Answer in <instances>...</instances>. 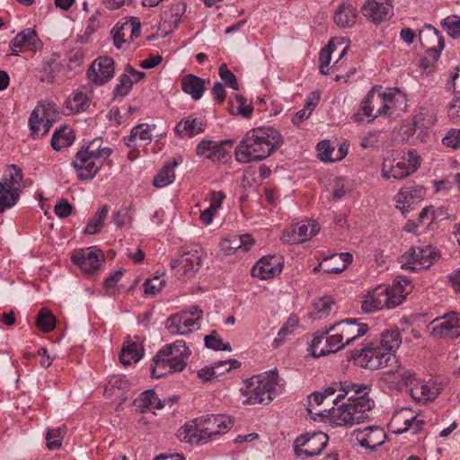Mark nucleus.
I'll use <instances>...</instances> for the list:
<instances>
[{
  "instance_id": "f8f14e48",
  "label": "nucleus",
  "mask_w": 460,
  "mask_h": 460,
  "mask_svg": "<svg viewBox=\"0 0 460 460\" xmlns=\"http://www.w3.org/2000/svg\"><path fill=\"white\" fill-rule=\"evenodd\" d=\"M328 437L323 432H314L300 436L295 440L294 450L297 457H312L318 456L325 448Z\"/></svg>"
},
{
  "instance_id": "37998d69",
  "label": "nucleus",
  "mask_w": 460,
  "mask_h": 460,
  "mask_svg": "<svg viewBox=\"0 0 460 460\" xmlns=\"http://www.w3.org/2000/svg\"><path fill=\"white\" fill-rule=\"evenodd\" d=\"M135 405L141 412L160 410L164 407L161 399L158 398L154 390L143 392L139 397L135 400Z\"/></svg>"
},
{
  "instance_id": "2f4dec72",
  "label": "nucleus",
  "mask_w": 460,
  "mask_h": 460,
  "mask_svg": "<svg viewBox=\"0 0 460 460\" xmlns=\"http://www.w3.org/2000/svg\"><path fill=\"white\" fill-rule=\"evenodd\" d=\"M177 437L180 440L190 444L199 445L208 443V437H205L203 433L199 418L181 427L177 431Z\"/></svg>"
},
{
  "instance_id": "4468645a",
  "label": "nucleus",
  "mask_w": 460,
  "mask_h": 460,
  "mask_svg": "<svg viewBox=\"0 0 460 460\" xmlns=\"http://www.w3.org/2000/svg\"><path fill=\"white\" fill-rule=\"evenodd\" d=\"M424 421L410 408H402L395 411L388 424L390 431L402 434L408 430L417 433L422 429Z\"/></svg>"
},
{
  "instance_id": "393cba45",
  "label": "nucleus",
  "mask_w": 460,
  "mask_h": 460,
  "mask_svg": "<svg viewBox=\"0 0 460 460\" xmlns=\"http://www.w3.org/2000/svg\"><path fill=\"white\" fill-rule=\"evenodd\" d=\"M281 259L277 256H264L252 269V275L261 279H273L282 270Z\"/></svg>"
},
{
  "instance_id": "a19ab883",
  "label": "nucleus",
  "mask_w": 460,
  "mask_h": 460,
  "mask_svg": "<svg viewBox=\"0 0 460 460\" xmlns=\"http://www.w3.org/2000/svg\"><path fill=\"white\" fill-rule=\"evenodd\" d=\"M181 84L182 91L190 94L193 100L197 101L202 97L205 82L201 78L194 75H188L181 78Z\"/></svg>"
},
{
  "instance_id": "c85d7f7f",
  "label": "nucleus",
  "mask_w": 460,
  "mask_h": 460,
  "mask_svg": "<svg viewBox=\"0 0 460 460\" xmlns=\"http://www.w3.org/2000/svg\"><path fill=\"white\" fill-rule=\"evenodd\" d=\"M368 329L367 324L358 323L354 319H346L336 323V330L341 332L346 346L350 345L354 341L364 336Z\"/></svg>"
},
{
  "instance_id": "c9c22d12",
  "label": "nucleus",
  "mask_w": 460,
  "mask_h": 460,
  "mask_svg": "<svg viewBox=\"0 0 460 460\" xmlns=\"http://www.w3.org/2000/svg\"><path fill=\"white\" fill-rule=\"evenodd\" d=\"M168 353H172L169 350V347H163L154 357L153 364L151 365V376L154 378H159L176 372L173 368H171V362L168 358Z\"/></svg>"
},
{
  "instance_id": "6e6552de",
  "label": "nucleus",
  "mask_w": 460,
  "mask_h": 460,
  "mask_svg": "<svg viewBox=\"0 0 460 460\" xmlns=\"http://www.w3.org/2000/svg\"><path fill=\"white\" fill-rule=\"evenodd\" d=\"M407 161H396L393 157H385L381 166V176L383 179L388 180H403L413 174L420 164V157L416 151L411 149L407 153Z\"/></svg>"
},
{
  "instance_id": "72a5a7b5",
  "label": "nucleus",
  "mask_w": 460,
  "mask_h": 460,
  "mask_svg": "<svg viewBox=\"0 0 460 460\" xmlns=\"http://www.w3.org/2000/svg\"><path fill=\"white\" fill-rule=\"evenodd\" d=\"M425 195V189L420 185L403 186L395 197L396 208L402 213L409 212L410 204L416 199H420Z\"/></svg>"
},
{
  "instance_id": "e433bc0d",
  "label": "nucleus",
  "mask_w": 460,
  "mask_h": 460,
  "mask_svg": "<svg viewBox=\"0 0 460 460\" xmlns=\"http://www.w3.org/2000/svg\"><path fill=\"white\" fill-rule=\"evenodd\" d=\"M144 355V348L138 341H133L128 338L123 344L119 354L120 362L124 366H129L138 362Z\"/></svg>"
},
{
  "instance_id": "052dcab7",
  "label": "nucleus",
  "mask_w": 460,
  "mask_h": 460,
  "mask_svg": "<svg viewBox=\"0 0 460 460\" xmlns=\"http://www.w3.org/2000/svg\"><path fill=\"white\" fill-rule=\"evenodd\" d=\"M397 95L401 96L400 92L396 89L382 91V97H384V105L382 107L385 109L386 116H392L394 114Z\"/></svg>"
},
{
  "instance_id": "864d4df0",
  "label": "nucleus",
  "mask_w": 460,
  "mask_h": 460,
  "mask_svg": "<svg viewBox=\"0 0 460 460\" xmlns=\"http://www.w3.org/2000/svg\"><path fill=\"white\" fill-rule=\"evenodd\" d=\"M89 98L82 91H75L66 101V107L73 112L84 111L88 105Z\"/></svg>"
},
{
  "instance_id": "b1692460",
  "label": "nucleus",
  "mask_w": 460,
  "mask_h": 460,
  "mask_svg": "<svg viewBox=\"0 0 460 460\" xmlns=\"http://www.w3.org/2000/svg\"><path fill=\"white\" fill-rule=\"evenodd\" d=\"M388 299V309L394 308L405 300L406 296L411 291V281L404 277L397 276L392 286L385 288Z\"/></svg>"
},
{
  "instance_id": "dca6fc26",
  "label": "nucleus",
  "mask_w": 460,
  "mask_h": 460,
  "mask_svg": "<svg viewBox=\"0 0 460 460\" xmlns=\"http://www.w3.org/2000/svg\"><path fill=\"white\" fill-rule=\"evenodd\" d=\"M115 74V63L108 56L99 57L87 70L88 79L96 85H102L111 80Z\"/></svg>"
},
{
  "instance_id": "338daca9",
  "label": "nucleus",
  "mask_w": 460,
  "mask_h": 460,
  "mask_svg": "<svg viewBox=\"0 0 460 460\" xmlns=\"http://www.w3.org/2000/svg\"><path fill=\"white\" fill-rule=\"evenodd\" d=\"M317 150L322 161L333 162L334 156L332 155V153L334 152V147L332 146L329 140L321 141L317 145Z\"/></svg>"
},
{
  "instance_id": "473e14b6",
  "label": "nucleus",
  "mask_w": 460,
  "mask_h": 460,
  "mask_svg": "<svg viewBox=\"0 0 460 460\" xmlns=\"http://www.w3.org/2000/svg\"><path fill=\"white\" fill-rule=\"evenodd\" d=\"M164 347H169V350L172 352L168 353L171 368H173L176 372L182 371L187 366V359L190 355V351L186 346L185 341L179 340Z\"/></svg>"
},
{
  "instance_id": "a18cd8bd",
  "label": "nucleus",
  "mask_w": 460,
  "mask_h": 460,
  "mask_svg": "<svg viewBox=\"0 0 460 460\" xmlns=\"http://www.w3.org/2000/svg\"><path fill=\"white\" fill-rule=\"evenodd\" d=\"M401 344L402 336L400 331L395 328L383 332L378 345L383 348L385 352L394 354Z\"/></svg>"
},
{
  "instance_id": "8fccbe9b",
  "label": "nucleus",
  "mask_w": 460,
  "mask_h": 460,
  "mask_svg": "<svg viewBox=\"0 0 460 460\" xmlns=\"http://www.w3.org/2000/svg\"><path fill=\"white\" fill-rule=\"evenodd\" d=\"M102 17V12L97 10L88 18L84 34L78 36V42L84 44L89 40L90 37L101 28Z\"/></svg>"
},
{
  "instance_id": "aec40b11",
  "label": "nucleus",
  "mask_w": 460,
  "mask_h": 460,
  "mask_svg": "<svg viewBox=\"0 0 460 460\" xmlns=\"http://www.w3.org/2000/svg\"><path fill=\"white\" fill-rule=\"evenodd\" d=\"M71 260L83 272L92 274L99 269L101 261L104 259L101 251L96 252L92 248H86L75 251Z\"/></svg>"
},
{
  "instance_id": "4d7b16f0",
  "label": "nucleus",
  "mask_w": 460,
  "mask_h": 460,
  "mask_svg": "<svg viewBox=\"0 0 460 460\" xmlns=\"http://www.w3.org/2000/svg\"><path fill=\"white\" fill-rule=\"evenodd\" d=\"M19 194L12 192L0 181V213L13 207L18 200Z\"/></svg>"
},
{
  "instance_id": "a211bd4d",
  "label": "nucleus",
  "mask_w": 460,
  "mask_h": 460,
  "mask_svg": "<svg viewBox=\"0 0 460 460\" xmlns=\"http://www.w3.org/2000/svg\"><path fill=\"white\" fill-rule=\"evenodd\" d=\"M320 230L319 225L314 220H308L300 224L292 225L286 229L281 236V241L286 243H298L311 239Z\"/></svg>"
},
{
  "instance_id": "3c124183",
  "label": "nucleus",
  "mask_w": 460,
  "mask_h": 460,
  "mask_svg": "<svg viewBox=\"0 0 460 460\" xmlns=\"http://www.w3.org/2000/svg\"><path fill=\"white\" fill-rule=\"evenodd\" d=\"M436 115L433 111L420 109L413 118V126L415 129H429L436 122Z\"/></svg>"
},
{
  "instance_id": "4be33fe9",
  "label": "nucleus",
  "mask_w": 460,
  "mask_h": 460,
  "mask_svg": "<svg viewBox=\"0 0 460 460\" xmlns=\"http://www.w3.org/2000/svg\"><path fill=\"white\" fill-rule=\"evenodd\" d=\"M202 429L205 437H208V442L213 436L219 435L230 429L233 426V420L226 415H210L199 417Z\"/></svg>"
},
{
  "instance_id": "c03bdc74",
  "label": "nucleus",
  "mask_w": 460,
  "mask_h": 460,
  "mask_svg": "<svg viewBox=\"0 0 460 460\" xmlns=\"http://www.w3.org/2000/svg\"><path fill=\"white\" fill-rule=\"evenodd\" d=\"M139 139L144 145H147L152 140V127L147 123H141L131 129L129 136L125 137L124 140L128 146H132L133 142Z\"/></svg>"
},
{
  "instance_id": "de8ad7c7",
  "label": "nucleus",
  "mask_w": 460,
  "mask_h": 460,
  "mask_svg": "<svg viewBox=\"0 0 460 460\" xmlns=\"http://www.w3.org/2000/svg\"><path fill=\"white\" fill-rule=\"evenodd\" d=\"M176 164L177 163L175 161L172 163H166L154 178L153 185L155 188H164L171 184L175 179L173 168Z\"/></svg>"
},
{
  "instance_id": "a878e982",
  "label": "nucleus",
  "mask_w": 460,
  "mask_h": 460,
  "mask_svg": "<svg viewBox=\"0 0 460 460\" xmlns=\"http://www.w3.org/2000/svg\"><path fill=\"white\" fill-rule=\"evenodd\" d=\"M431 334L437 338L455 339L460 335V314L451 313L445 316L444 321L438 323Z\"/></svg>"
},
{
  "instance_id": "774afa93",
  "label": "nucleus",
  "mask_w": 460,
  "mask_h": 460,
  "mask_svg": "<svg viewBox=\"0 0 460 460\" xmlns=\"http://www.w3.org/2000/svg\"><path fill=\"white\" fill-rule=\"evenodd\" d=\"M219 75L226 84L234 90H238L239 85L235 75L227 68L226 64L219 66Z\"/></svg>"
},
{
  "instance_id": "69168bd1",
  "label": "nucleus",
  "mask_w": 460,
  "mask_h": 460,
  "mask_svg": "<svg viewBox=\"0 0 460 460\" xmlns=\"http://www.w3.org/2000/svg\"><path fill=\"white\" fill-rule=\"evenodd\" d=\"M61 68H62L61 64H59L56 60L48 62L43 66L45 75H42L41 81L46 82V83L54 82L55 78H56V73L58 72Z\"/></svg>"
},
{
  "instance_id": "f704fd0d",
  "label": "nucleus",
  "mask_w": 460,
  "mask_h": 460,
  "mask_svg": "<svg viewBox=\"0 0 460 460\" xmlns=\"http://www.w3.org/2000/svg\"><path fill=\"white\" fill-rule=\"evenodd\" d=\"M185 12V5L182 3L173 4L164 9L161 13L160 27L164 26L166 32L172 31L177 28L182 14Z\"/></svg>"
},
{
  "instance_id": "bf43d9fd",
  "label": "nucleus",
  "mask_w": 460,
  "mask_h": 460,
  "mask_svg": "<svg viewBox=\"0 0 460 460\" xmlns=\"http://www.w3.org/2000/svg\"><path fill=\"white\" fill-rule=\"evenodd\" d=\"M326 341V336L323 335L314 338L311 351L314 358L323 357L332 353L329 345L325 342Z\"/></svg>"
},
{
  "instance_id": "09e8293b",
  "label": "nucleus",
  "mask_w": 460,
  "mask_h": 460,
  "mask_svg": "<svg viewBox=\"0 0 460 460\" xmlns=\"http://www.w3.org/2000/svg\"><path fill=\"white\" fill-rule=\"evenodd\" d=\"M3 184L12 190V192H15L20 195L21 190L23 186L22 170L15 164L10 165L8 175Z\"/></svg>"
},
{
  "instance_id": "e2e57ef3",
  "label": "nucleus",
  "mask_w": 460,
  "mask_h": 460,
  "mask_svg": "<svg viewBox=\"0 0 460 460\" xmlns=\"http://www.w3.org/2000/svg\"><path fill=\"white\" fill-rule=\"evenodd\" d=\"M165 281L158 276L147 279L144 283V292L146 295H156L162 290Z\"/></svg>"
},
{
  "instance_id": "49530a36",
  "label": "nucleus",
  "mask_w": 460,
  "mask_h": 460,
  "mask_svg": "<svg viewBox=\"0 0 460 460\" xmlns=\"http://www.w3.org/2000/svg\"><path fill=\"white\" fill-rule=\"evenodd\" d=\"M108 212V206H102L90 219L84 233L85 234H96L100 233L107 218Z\"/></svg>"
},
{
  "instance_id": "5701e85b",
  "label": "nucleus",
  "mask_w": 460,
  "mask_h": 460,
  "mask_svg": "<svg viewBox=\"0 0 460 460\" xmlns=\"http://www.w3.org/2000/svg\"><path fill=\"white\" fill-rule=\"evenodd\" d=\"M370 388L362 384H355L350 381H343L341 385V393L338 394L337 397L332 400L336 403L341 399L348 397L346 403L357 404L361 402V398L367 400L371 403V409L374 406V402L369 398Z\"/></svg>"
},
{
  "instance_id": "39448f33",
  "label": "nucleus",
  "mask_w": 460,
  "mask_h": 460,
  "mask_svg": "<svg viewBox=\"0 0 460 460\" xmlns=\"http://www.w3.org/2000/svg\"><path fill=\"white\" fill-rule=\"evenodd\" d=\"M279 382L277 371H270L259 376H252L246 382L243 394L245 404H268L273 400V394Z\"/></svg>"
},
{
  "instance_id": "ea45409f",
  "label": "nucleus",
  "mask_w": 460,
  "mask_h": 460,
  "mask_svg": "<svg viewBox=\"0 0 460 460\" xmlns=\"http://www.w3.org/2000/svg\"><path fill=\"white\" fill-rule=\"evenodd\" d=\"M75 139L73 129L67 125H62L56 129L51 138V147L55 151H60L73 144Z\"/></svg>"
},
{
  "instance_id": "f257e3e1",
  "label": "nucleus",
  "mask_w": 460,
  "mask_h": 460,
  "mask_svg": "<svg viewBox=\"0 0 460 460\" xmlns=\"http://www.w3.org/2000/svg\"><path fill=\"white\" fill-rule=\"evenodd\" d=\"M283 143L278 130L271 127L249 130L235 148L236 160L243 164L269 157Z\"/></svg>"
},
{
  "instance_id": "2eb2a0df",
  "label": "nucleus",
  "mask_w": 460,
  "mask_h": 460,
  "mask_svg": "<svg viewBox=\"0 0 460 460\" xmlns=\"http://www.w3.org/2000/svg\"><path fill=\"white\" fill-rule=\"evenodd\" d=\"M56 114L44 105H37L29 118L31 136L33 138L45 136L49 133L55 121Z\"/></svg>"
},
{
  "instance_id": "ddd939ff",
  "label": "nucleus",
  "mask_w": 460,
  "mask_h": 460,
  "mask_svg": "<svg viewBox=\"0 0 460 460\" xmlns=\"http://www.w3.org/2000/svg\"><path fill=\"white\" fill-rule=\"evenodd\" d=\"M383 105L384 97H382V86L376 85L367 93L361 102L363 115L355 113L352 116V119L355 122H361L363 116H366L370 118L368 121L371 122L379 116H386L385 111L382 107Z\"/></svg>"
},
{
  "instance_id": "7c9ffc66",
  "label": "nucleus",
  "mask_w": 460,
  "mask_h": 460,
  "mask_svg": "<svg viewBox=\"0 0 460 460\" xmlns=\"http://www.w3.org/2000/svg\"><path fill=\"white\" fill-rule=\"evenodd\" d=\"M241 363L236 359L222 360L215 362L211 366H206L198 371V377L203 382L218 378L232 368H238Z\"/></svg>"
},
{
  "instance_id": "f3484780",
  "label": "nucleus",
  "mask_w": 460,
  "mask_h": 460,
  "mask_svg": "<svg viewBox=\"0 0 460 460\" xmlns=\"http://www.w3.org/2000/svg\"><path fill=\"white\" fill-rule=\"evenodd\" d=\"M202 258L199 252L198 251H191L172 260L171 268L172 270H176L175 275L178 278L189 279L199 270Z\"/></svg>"
},
{
  "instance_id": "680f3d73",
  "label": "nucleus",
  "mask_w": 460,
  "mask_h": 460,
  "mask_svg": "<svg viewBox=\"0 0 460 460\" xmlns=\"http://www.w3.org/2000/svg\"><path fill=\"white\" fill-rule=\"evenodd\" d=\"M334 304V301L330 296H323L315 301L314 306L315 310V314L317 316L315 318H323L327 316L330 314L332 305Z\"/></svg>"
},
{
  "instance_id": "412c9836",
  "label": "nucleus",
  "mask_w": 460,
  "mask_h": 460,
  "mask_svg": "<svg viewBox=\"0 0 460 460\" xmlns=\"http://www.w3.org/2000/svg\"><path fill=\"white\" fill-rule=\"evenodd\" d=\"M356 440L361 447L370 450L376 449L384 444L386 434L380 426H369L364 429H356L353 433Z\"/></svg>"
},
{
  "instance_id": "c756f323",
  "label": "nucleus",
  "mask_w": 460,
  "mask_h": 460,
  "mask_svg": "<svg viewBox=\"0 0 460 460\" xmlns=\"http://www.w3.org/2000/svg\"><path fill=\"white\" fill-rule=\"evenodd\" d=\"M385 288L378 287L367 292L361 301V310L364 313L370 314L384 308L388 309L387 294Z\"/></svg>"
},
{
  "instance_id": "0eeeda50",
  "label": "nucleus",
  "mask_w": 460,
  "mask_h": 460,
  "mask_svg": "<svg viewBox=\"0 0 460 460\" xmlns=\"http://www.w3.org/2000/svg\"><path fill=\"white\" fill-rule=\"evenodd\" d=\"M203 312L199 306L172 314L165 322V329L171 335H187L200 327Z\"/></svg>"
},
{
  "instance_id": "20e7f679",
  "label": "nucleus",
  "mask_w": 460,
  "mask_h": 460,
  "mask_svg": "<svg viewBox=\"0 0 460 460\" xmlns=\"http://www.w3.org/2000/svg\"><path fill=\"white\" fill-rule=\"evenodd\" d=\"M395 379L402 381L408 387L411 397L417 402H427L435 400L442 392L443 385L436 381H424L415 377L414 374L403 367L397 366Z\"/></svg>"
},
{
  "instance_id": "9d476101",
  "label": "nucleus",
  "mask_w": 460,
  "mask_h": 460,
  "mask_svg": "<svg viewBox=\"0 0 460 460\" xmlns=\"http://www.w3.org/2000/svg\"><path fill=\"white\" fill-rule=\"evenodd\" d=\"M141 22L137 17H126L119 20L112 28L111 34L114 46L118 49H126L140 36Z\"/></svg>"
},
{
  "instance_id": "5fc2aeb1",
  "label": "nucleus",
  "mask_w": 460,
  "mask_h": 460,
  "mask_svg": "<svg viewBox=\"0 0 460 460\" xmlns=\"http://www.w3.org/2000/svg\"><path fill=\"white\" fill-rule=\"evenodd\" d=\"M332 332L330 335L326 336L327 344L329 345V349L332 353H335L342 349L346 347L345 342H343V339L339 331L336 330V324L330 327V329L326 330L325 334Z\"/></svg>"
},
{
  "instance_id": "423d86ee",
  "label": "nucleus",
  "mask_w": 460,
  "mask_h": 460,
  "mask_svg": "<svg viewBox=\"0 0 460 460\" xmlns=\"http://www.w3.org/2000/svg\"><path fill=\"white\" fill-rule=\"evenodd\" d=\"M360 400L361 402L357 404L345 402L337 408L324 409L323 411L327 412L326 416L333 425L358 424L368 419V412L371 411V403L364 398Z\"/></svg>"
},
{
  "instance_id": "bb28decb",
  "label": "nucleus",
  "mask_w": 460,
  "mask_h": 460,
  "mask_svg": "<svg viewBox=\"0 0 460 460\" xmlns=\"http://www.w3.org/2000/svg\"><path fill=\"white\" fill-rule=\"evenodd\" d=\"M145 73L140 72L128 65L124 73L119 76L118 84L113 90V97H125L132 89V86L141 81Z\"/></svg>"
},
{
  "instance_id": "1a4fd4ad",
  "label": "nucleus",
  "mask_w": 460,
  "mask_h": 460,
  "mask_svg": "<svg viewBox=\"0 0 460 460\" xmlns=\"http://www.w3.org/2000/svg\"><path fill=\"white\" fill-rule=\"evenodd\" d=\"M420 42L426 49L425 55L420 59V66L428 70L434 66L444 49V40L438 31L431 26L421 31L419 35Z\"/></svg>"
},
{
  "instance_id": "9b49d317",
  "label": "nucleus",
  "mask_w": 460,
  "mask_h": 460,
  "mask_svg": "<svg viewBox=\"0 0 460 460\" xmlns=\"http://www.w3.org/2000/svg\"><path fill=\"white\" fill-rule=\"evenodd\" d=\"M436 259L430 245L411 247L401 257L402 268L417 270L429 269Z\"/></svg>"
},
{
  "instance_id": "f03ea898",
  "label": "nucleus",
  "mask_w": 460,
  "mask_h": 460,
  "mask_svg": "<svg viewBox=\"0 0 460 460\" xmlns=\"http://www.w3.org/2000/svg\"><path fill=\"white\" fill-rule=\"evenodd\" d=\"M111 153L110 147L102 146L101 138H94L87 146H82L72 162L78 180L93 179Z\"/></svg>"
},
{
  "instance_id": "603ef678",
  "label": "nucleus",
  "mask_w": 460,
  "mask_h": 460,
  "mask_svg": "<svg viewBox=\"0 0 460 460\" xmlns=\"http://www.w3.org/2000/svg\"><path fill=\"white\" fill-rule=\"evenodd\" d=\"M66 434V428L65 425L57 429H49L46 433L47 447L49 450L59 449Z\"/></svg>"
},
{
  "instance_id": "58836bf2",
  "label": "nucleus",
  "mask_w": 460,
  "mask_h": 460,
  "mask_svg": "<svg viewBox=\"0 0 460 460\" xmlns=\"http://www.w3.org/2000/svg\"><path fill=\"white\" fill-rule=\"evenodd\" d=\"M357 17V9L353 5L341 3L334 13V22L342 28L352 27L356 23Z\"/></svg>"
},
{
  "instance_id": "4c0bfd02",
  "label": "nucleus",
  "mask_w": 460,
  "mask_h": 460,
  "mask_svg": "<svg viewBox=\"0 0 460 460\" xmlns=\"http://www.w3.org/2000/svg\"><path fill=\"white\" fill-rule=\"evenodd\" d=\"M352 261V255L349 252L333 254L323 261V272L328 274H339L346 270Z\"/></svg>"
},
{
  "instance_id": "6e6d98bb",
  "label": "nucleus",
  "mask_w": 460,
  "mask_h": 460,
  "mask_svg": "<svg viewBox=\"0 0 460 460\" xmlns=\"http://www.w3.org/2000/svg\"><path fill=\"white\" fill-rule=\"evenodd\" d=\"M36 324L41 331L49 332L55 328L56 318L49 310L42 308L37 315Z\"/></svg>"
},
{
  "instance_id": "6ab92c4d",
  "label": "nucleus",
  "mask_w": 460,
  "mask_h": 460,
  "mask_svg": "<svg viewBox=\"0 0 460 460\" xmlns=\"http://www.w3.org/2000/svg\"><path fill=\"white\" fill-rule=\"evenodd\" d=\"M361 13L373 23L379 24L393 16V5L390 0H366Z\"/></svg>"
},
{
  "instance_id": "13d9d810",
  "label": "nucleus",
  "mask_w": 460,
  "mask_h": 460,
  "mask_svg": "<svg viewBox=\"0 0 460 460\" xmlns=\"http://www.w3.org/2000/svg\"><path fill=\"white\" fill-rule=\"evenodd\" d=\"M441 27L453 39L460 36V16L452 14L441 21Z\"/></svg>"
},
{
  "instance_id": "0e129e2a",
  "label": "nucleus",
  "mask_w": 460,
  "mask_h": 460,
  "mask_svg": "<svg viewBox=\"0 0 460 460\" xmlns=\"http://www.w3.org/2000/svg\"><path fill=\"white\" fill-rule=\"evenodd\" d=\"M224 144H233V140H226L221 142L220 144H215L214 147L212 148L209 155H208V158L212 161H226L229 155L228 153L224 149L223 145Z\"/></svg>"
},
{
  "instance_id": "cd10ccee",
  "label": "nucleus",
  "mask_w": 460,
  "mask_h": 460,
  "mask_svg": "<svg viewBox=\"0 0 460 460\" xmlns=\"http://www.w3.org/2000/svg\"><path fill=\"white\" fill-rule=\"evenodd\" d=\"M12 55H18L24 49L35 50L40 47V41L33 29H26L19 32L9 43Z\"/></svg>"
},
{
  "instance_id": "7ed1b4c3",
  "label": "nucleus",
  "mask_w": 460,
  "mask_h": 460,
  "mask_svg": "<svg viewBox=\"0 0 460 460\" xmlns=\"http://www.w3.org/2000/svg\"><path fill=\"white\" fill-rule=\"evenodd\" d=\"M356 365L369 370L386 368V374L396 377L397 372L394 368L402 366L395 354L385 352L377 343L370 342L362 349L356 350L352 355Z\"/></svg>"
},
{
  "instance_id": "79ce46f5",
  "label": "nucleus",
  "mask_w": 460,
  "mask_h": 460,
  "mask_svg": "<svg viewBox=\"0 0 460 460\" xmlns=\"http://www.w3.org/2000/svg\"><path fill=\"white\" fill-rule=\"evenodd\" d=\"M204 130V124L196 118L188 117L181 119L174 128L175 133L181 137H191Z\"/></svg>"
}]
</instances>
